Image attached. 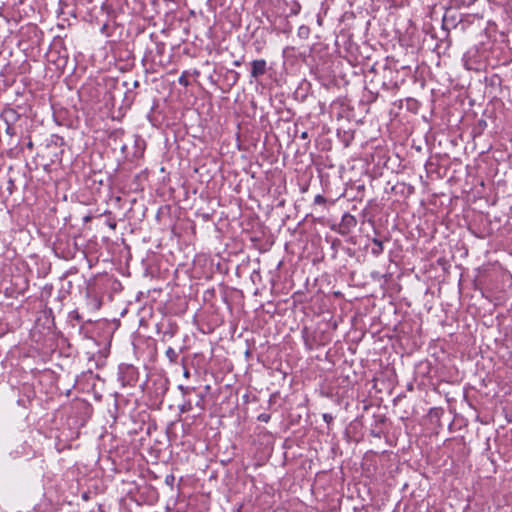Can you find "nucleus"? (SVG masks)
<instances>
[{
	"label": "nucleus",
	"instance_id": "1",
	"mask_svg": "<svg viewBox=\"0 0 512 512\" xmlns=\"http://www.w3.org/2000/svg\"><path fill=\"white\" fill-rule=\"evenodd\" d=\"M267 71V62L264 59H257L251 62V77L258 79L263 76Z\"/></svg>",
	"mask_w": 512,
	"mask_h": 512
},
{
	"label": "nucleus",
	"instance_id": "2",
	"mask_svg": "<svg viewBox=\"0 0 512 512\" xmlns=\"http://www.w3.org/2000/svg\"><path fill=\"white\" fill-rule=\"evenodd\" d=\"M372 243L374 247L372 248L371 253L374 256H379L380 254H382L384 250L383 242L378 238H373Z\"/></svg>",
	"mask_w": 512,
	"mask_h": 512
},
{
	"label": "nucleus",
	"instance_id": "3",
	"mask_svg": "<svg viewBox=\"0 0 512 512\" xmlns=\"http://www.w3.org/2000/svg\"><path fill=\"white\" fill-rule=\"evenodd\" d=\"M166 357L169 359L171 363H176L178 360V353L175 351L174 348L168 347L165 351Z\"/></svg>",
	"mask_w": 512,
	"mask_h": 512
},
{
	"label": "nucleus",
	"instance_id": "4",
	"mask_svg": "<svg viewBox=\"0 0 512 512\" xmlns=\"http://www.w3.org/2000/svg\"><path fill=\"white\" fill-rule=\"evenodd\" d=\"M298 37L301 39H307L310 35V28L306 25H301L297 31Z\"/></svg>",
	"mask_w": 512,
	"mask_h": 512
},
{
	"label": "nucleus",
	"instance_id": "5",
	"mask_svg": "<svg viewBox=\"0 0 512 512\" xmlns=\"http://www.w3.org/2000/svg\"><path fill=\"white\" fill-rule=\"evenodd\" d=\"M193 406L190 400L186 399L184 400L183 404L179 406V411L181 413H187L192 410Z\"/></svg>",
	"mask_w": 512,
	"mask_h": 512
},
{
	"label": "nucleus",
	"instance_id": "6",
	"mask_svg": "<svg viewBox=\"0 0 512 512\" xmlns=\"http://www.w3.org/2000/svg\"><path fill=\"white\" fill-rule=\"evenodd\" d=\"M178 389L181 391L183 396H186L195 390L194 387H188V386H184V385H179Z\"/></svg>",
	"mask_w": 512,
	"mask_h": 512
},
{
	"label": "nucleus",
	"instance_id": "7",
	"mask_svg": "<svg viewBox=\"0 0 512 512\" xmlns=\"http://www.w3.org/2000/svg\"><path fill=\"white\" fill-rule=\"evenodd\" d=\"M301 6L299 3L295 2L291 8L290 14L297 15L300 12Z\"/></svg>",
	"mask_w": 512,
	"mask_h": 512
},
{
	"label": "nucleus",
	"instance_id": "8",
	"mask_svg": "<svg viewBox=\"0 0 512 512\" xmlns=\"http://www.w3.org/2000/svg\"><path fill=\"white\" fill-rule=\"evenodd\" d=\"M174 481H175V477L173 474H169V475H166L165 477V483L169 486H173L174 484Z\"/></svg>",
	"mask_w": 512,
	"mask_h": 512
},
{
	"label": "nucleus",
	"instance_id": "9",
	"mask_svg": "<svg viewBox=\"0 0 512 512\" xmlns=\"http://www.w3.org/2000/svg\"><path fill=\"white\" fill-rule=\"evenodd\" d=\"M326 202V199L324 198V196L318 194L315 196L314 198V203L315 204H324Z\"/></svg>",
	"mask_w": 512,
	"mask_h": 512
},
{
	"label": "nucleus",
	"instance_id": "10",
	"mask_svg": "<svg viewBox=\"0 0 512 512\" xmlns=\"http://www.w3.org/2000/svg\"><path fill=\"white\" fill-rule=\"evenodd\" d=\"M322 417H323V420H324L328 425H329V424H331V423L333 422V419H334V418H333V416H332L331 414H329V413H324Z\"/></svg>",
	"mask_w": 512,
	"mask_h": 512
},
{
	"label": "nucleus",
	"instance_id": "11",
	"mask_svg": "<svg viewBox=\"0 0 512 512\" xmlns=\"http://www.w3.org/2000/svg\"><path fill=\"white\" fill-rule=\"evenodd\" d=\"M258 420L261 422L267 423L270 420V415L266 413H262L258 416Z\"/></svg>",
	"mask_w": 512,
	"mask_h": 512
},
{
	"label": "nucleus",
	"instance_id": "12",
	"mask_svg": "<svg viewBox=\"0 0 512 512\" xmlns=\"http://www.w3.org/2000/svg\"><path fill=\"white\" fill-rule=\"evenodd\" d=\"M179 83L181 85H184V86H187L188 85V80L186 79V76L185 75H182L179 77Z\"/></svg>",
	"mask_w": 512,
	"mask_h": 512
},
{
	"label": "nucleus",
	"instance_id": "13",
	"mask_svg": "<svg viewBox=\"0 0 512 512\" xmlns=\"http://www.w3.org/2000/svg\"><path fill=\"white\" fill-rule=\"evenodd\" d=\"M183 376H184L185 378H189V377H190V372H189V370H188L187 368H184Z\"/></svg>",
	"mask_w": 512,
	"mask_h": 512
},
{
	"label": "nucleus",
	"instance_id": "14",
	"mask_svg": "<svg viewBox=\"0 0 512 512\" xmlns=\"http://www.w3.org/2000/svg\"><path fill=\"white\" fill-rule=\"evenodd\" d=\"M108 226H109L111 229H113V230H114V229H116L117 224H116V222H109V223H108Z\"/></svg>",
	"mask_w": 512,
	"mask_h": 512
},
{
	"label": "nucleus",
	"instance_id": "15",
	"mask_svg": "<svg viewBox=\"0 0 512 512\" xmlns=\"http://www.w3.org/2000/svg\"><path fill=\"white\" fill-rule=\"evenodd\" d=\"M301 138L302 139H307L308 138V133L305 131V132H302L301 134Z\"/></svg>",
	"mask_w": 512,
	"mask_h": 512
},
{
	"label": "nucleus",
	"instance_id": "16",
	"mask_svg": "<svg viewBox=\"0 0 512 512\" xmlns=\"http://www.w3.org/2000/svg\"><path fill=\"white\" fill-rule=\"evenodd\" d=\"M6 133H7V134H13V132H12V128H11L10 126H8V127H7V129H6Z\"/></svg>",
	"mask_w": 512,
	"mask_h": 512
},
{
	"label": "nucleus",
	"instance_id": "17",
	"mask_svg": "<svg viewBox=\"0 0 512 512\" xmlns=\"http://www.w3.org/2000/svg\"><path fill=\"white\" fill-rule=\"evenodd\" d=\"M74 318H75L78 322H80V321H81V317H80V315H79L78 313H76V314H75Z\"/></svg>",
	"mask_w": 512,
	"mask_h": 512
},
{
	"label": "nucleus",
	"instance_id": "18",
	"mask_svg": "<svg viewBox=\"0 0 512 512\" xmlns=\"http://www.w3.org/2000/svg\"><path fill=\"white\" fill-rule=\"evenodd\" d=\"M234 66H240L241 65V62L239 60H236L233 62Z\"/></svg>",
	"mask_w": 512,
	"mask_h": 512
},
{
	"label": "nucleus",
	"instance_id": "19",
	"mask_svg": "<svg viewBox=\"0 0 512 512\" xmlns=\"http://www.w3.org/2000/svg\"><path fill=\"white\" fill-rule=\"evenodd\" d=\"M8 112L11 113V114H15V112L12 109L9 110Z\"/></svg>",
	"mask_w": 512,
	"mask_h": 512
}]
</instances>
